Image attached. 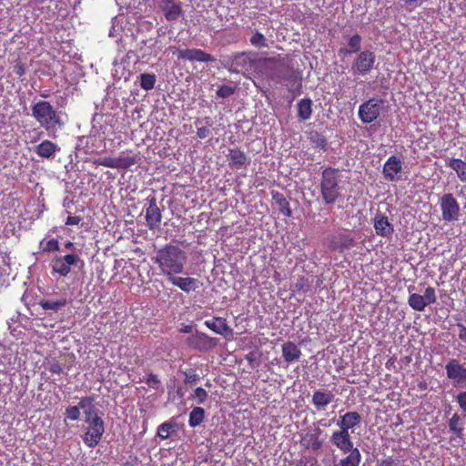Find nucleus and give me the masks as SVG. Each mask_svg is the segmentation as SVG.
Returning a JSON list of instances; mask_svg holds the SVG:
<instances>
[{"label":"nucleus","instance_id":"1","mask_svg":"<svg viewBox=\"0 0 466 466\" xmlns=\"http://www.w3.org/2000/svg\"><path fill=\"white\" fill-rule=\"evenodd\" d=\"M154 262L167 278L172 275H178L183 272L187 263L186 253L178 247L167 244L159 248Z\"/></svg>","mask_w":466,"mask_h":466},{"label":"nucleus","instance_id":"19","mask_svg":"<svg viewBox=\"0 0 466 466\" xmlns=\"http://www.w3.org/2000/svg\"><path fill=\"white\" fill-rule=\"evenodd\" d=\"M373 226L378 236L390 238L394 232L393 225L384 214L378 212L373 218Z\"/></svg>","mask_w":466,"mask_h":466},{"label":"nucleus","instance_id":"39","mask_svg":"<svg viewBox=\"0 0 466 466\" xmlns=\"http://www.w3.org/2000/svg\"><path fill=\"white\" fill-rule=\"evenodd\" d=\"M156 76L155 74L144 73L140 75V86L144 90H151L154 88L156 85Z\"/></svg>","mask_w":466,"mask_h":466},{"label":"nucleus","instance_id":"45","mask_svg":"<svg viewBox=\"0 0 466 466\" xmlns=\"http://www.w3.org/2000/svg\"><path fill=\"white\" fill-rule=\"evenodd\" d=\"M66 416L72 421L77 420L80 418V410L77 406H70L66 409Z\"/></svg>","mask_w":466,"mask_h":466},{"label":"nucleus","instance_id":"16","mask_svg":"<svg viewBox=\"0 0 466 466\" xmlns=\"http://www.w3.org/2000/svg\"><path fill=\"white\" fill-rule=\"evenodd\" d=\"M137 163V158L135 157H99L94 161L95 165L103 166L111 168H124L127 169L131 166Z\"/></svg>","mask_w":466,"mask_h":466},{"label":"nucleus","instance_id":"33","mask_svg":"<svg viewBox=\"0 0 466 466\" xmlns=\"http://www.w3.org/2000/svg\"><path fill=\"white\" fill-rule=\"evenodd\" d=\"M298 117L301 121L309 120L312 115V101L309 98H302L297 104Z\"/></svg>","mask_w":466,"mask_h":466},{"label":"nucleus","instance_id":"59","mask_svg":"<svg viewBox=\"0 0 466 466\" xmlns=\"http://www.w3.org/2000/svg\"><path fill=\"white\" fill-rule=\"evenodd\" d=\"M40 96H41L43 98H47V97L49 96V94H47V93H42Z\"/></svg>","mask_w":466,"mask_h":466},{"label":"nucleus","instance_id":"55","mask_svg":"<svg viewBox=\"0 0 466 466\" xmlns=\"http://www.w3.org/2000/svg\"><path fill=\"white\" fill-rule=\"evenodd\" d=\"M257 354L254 351H251L245 356V360L248 362L250 366H253L254 362L257 361Z\"/></svg>","mask_w":466,"mask_h":466},{"label":"nucleus","instance_id":"9","mask_svg":"<svg viewBox=\"0 0 466 466\" xmlns=\"http://www.w3.org/2000/svg\"><path fill=\"white\" fill-rule=\"evenodd\" d=\"M442 219L446 222L456 221L460 217V205L451 193H445L439 201Z\"/></svg>","mask_w":466,"mask_h":466},{"label":"nucleus","instance_id":"44","mask_svg":"<svg viewBox=\"0 0 466 466\" xmlns=\"http://www.w3.org/2000/svg\"><path fill=\"white\" fill-rule=\"evenodd\" d=\"M234 93H235V87L228 86V85H223V86H219L218 89L217 90V96L219 97H222V98L228 97L231 95H233Z\"/></svg>","mask_w":466,"mask_h":466},{"label":"nucleus","instance_id":"28","mask_svg":"<svg viewBox=\"0 0 466 466\" xmlns=\"http://www.w3.org/2000/svg\"><path fill=\"white\" fill-rule=\"evenodd\" d=\"M58 151H60V147L47 139L43 140L35 149V154L43 158H50Z\"/></svg>","mask_w":466,"mask_h":466},{"label":"nucleus","instance_id":"57","mask_svg":"<svg viewBox=\"0 0 466 466\" xmlns=\"http://www.w3.org/2000/svg\"><path fill=\"white\" fill-rule=\"evenodd\" d=\"M193 327L191 325H186L180 329V332L182 333H190L192 331Z\"/></svg>","mask_w":466,"mask_h":466},{"label":"nucleus","instance_id":"2","mask_svg":"<svg viewBox=\"0 0 466 466\" xmlns=\"http://www.w3.org/2000/svg\"><path fill=\"white\" fill-rule=\"evenodd\" d=\"M32 116L47 132L56 131L64 125L60 116L51 105L46 100H39L31 106Z\"/></svg>","mask_w":466,"mask_h":466},{"label":"nucleus","instance_id":"35","mask_svg":"<svg viewBox=\"0 0 466 466\" xmlns=\"http://www.w3.org/2000/svg\"><path fill=\"white\" fill-rule=\"evenodd\" d=\"M312 288V280H309L308 278L304 276L299 277L296 281L291 285V291L293 293L300 294V293H308L311 290Z\"/></svg>","mask_w":466,"mask_h":466},{"label":"nucleus","instance_id":"18","mask_svg":"<svg viewBox=\"0 0 466 466\" xmlns=\"http://www.w3.org/2000/svg\"><path fill=\"white\" fill-rule=\"evenodd\" d=\"M356 244V240L349 234L339 233L330 238L329 248L333 251L343 253L355 247Z\"/></svg>","mask_w":466,"mask_h":466},{"label":"nucleus","instance_id":"51","mask_svg":"<svg viewBox=\"0 0 466 466\" xmlns=\"http://www.w3.org/2000/svg\"><path fill=\"white\" fill-rule=\"evenodd\" d=\"M211 134L209 126L198 127L197 130L198 137L204 139Z\"/></svg>","mask_w":466,"mask_h":466},{"label":"nucleus","instance_id":"30","mask_svg":"<svg viewBox=\"0 0 466 466\" xmlns=\"http://www.w3.org/2000/svg\"><path fill=\"white\" fill-rule=\"evenodd\" d=\"M446 166L454 170L459 179L466 184V161L461 158L447 157Z\"/></svg>","mask_w":466,"mask_h":466},{"label":"nucleus","instance_id":"4","mask_svg":"<svg viewBox=\"0 0 466 466\" xmlns=\"http://www.w3.org/2000/svg\"><path fill=\"white\" fill-rule=\"evenodd\" d=\"M85 422L86 423L83 441L89 448L96 446L105 432V423L96 410L85 412Z\"/></svg>","mask_w":466,"mask_h":466},{"label":"nucleus","instance_id":"60","mask_svg":"<svg viewBox=\"0 0 466 466\" xmlns=\"http://www.w3.org/2000/svg\"><path fill=\"white\" fill-rule=\"evenodd\" d=\"M393 361H391V360H388V362L386 363V367L389 368L390 365H392Z\"/></svg>","mask_w":466,"mask_h":466},{"label":"nucleus","instance_id":"12","mask_svg":"<svg viewBox=\"0 0 466 466\" xmlns=\"http://www.w3.org/2000/svg\"><path fill=\"white\" fill-rule=\"evenodd\" d=\"M446 374L455 386L466 387V367L458 360H450L446 366Z\"/></svg>","mask_w":466,"mask_h":466},{"label":"nucleus","instance_id":"36","mask_svg":"<svg viewBox=\"0 0 466 466\" xmlns=\"http://www.w3.org/2000/svg\"><path fill=\"white\" fill-rule=\"evenodd\" d=\"M177 423L175 420H170L166 421L158 426L157 436L162 440H167L173 433L177 432Z\"/></svg>","mask_w":466,"mask_h":466},{"label":"nucleus","instance_id":"40","mask_svg":"<svg viewBox=\"0 0 466 466\" xmlns=\"http://www.w3.org/2000/svg\"><path fill=\"white\" fill-rule=\"evenodd\" d=\"M95 396H86L81 398L80 401L78 402L77 407H79V410H84V413L88 410H95L94 408V402H95Z\"/></svg>","mask_w":466,"mask_h":466},{"label":"nucleus","instance_id":"11","mask_svg":"<svg viewBox=\"0 0 466 466\" xmlns=\"http://www.w3.org/2000/svg\"><path fill=\"white\" fill-rule=\"evenodd\" d=\"M147 207L145 208V218L147 227L150 230H155L159 228L162 220V212L157 204L155 196L147 198Z\"/></svg>","mask_w":466,"mask_h":466},{"label":"nucleus","instance_id":"58","mask_svg":"<svg viewBox=\"0 0 466 466\" xmlns=\"http://www.w3.org/2000/svg\"><path fill=\"white\" fill-rule=\"evenodd\" d=\"M65 248L67 249L75 248V244L71 241H67L65 243Z\"/></svg>","mask_w":466,"mask_h":466},{"label":"nucleus","instance_id":"52","mask_svg":"<svg viewBox=\"0 0 466 466\" xmlns=\"http://www.w3.org/2000/svg\"><path fill=\"white\" fill-rule=\"evenodd\" d=\"M49 371L54 374H60L63 372V366L58 361H53L50 364Z\"/></svg>","mask_w":466,"mask_h":466},{"label":"nucleus","instance_id":"32","mask_svg":"<svg viewBox=\"0 0 466 466\" xmlns=\"http://www.w3.org/2000/svg\"><path fill=\"white\" fill-rule=\"evenodd\" d=\"M361 41L362 37L359 34L353 35L348 41V47H341L339 50V55L347 56L353 53H360L361 48Z\"/></svg>","mask_w":466,"mask_h":466},{"label":"nucleus","instance_id":"10","mask_svg":"<svg viewBox=\"0 0 466 466\" xmlns=\"http://www.w3.org/2000/svg\"><path fill=\"white\" fill-rule=\"evenodd\" d=\"M217 343V338L209 337L208 334L198 330L188 336L186 339L187 347L198 351H208L215 348Z\"/></svg>","mask_w":466,"mask_h":466},{"label":"nucleus","instance_id":"17","mask_svg":"<svg viewBox=\"0 0 466 466\" xmlns=\"http://www.w3.org/2000/svg\"><path fill=\"white\" fill-rule=\"evenodd\" d=\"M330 442L336 446L342 453H348V451L354 450V443L349 431L339 429L332 432Z\"/></svg>","mask_w":466,"mask_h":466},{"label":"nucleus","instance_id":"20","mask_svg":"<svg viewBox=\"0 0 466 466\" xmlns=\"http://www.w3.org/2000/svg\"><path fill=\"white\" fill-rule=\"evenodd\" d=\"M335 400V394L329 390H317L313 392L311 403L317 410H325Z\"/></svg>","mask_w":466,"mask_h":466},{"label":"nucleus","instance_id":"38","mask_svg":"<svg viewBox=\"0 0 466 466\" xmlns=\"http://www.w3.org/2000/svg\"><path fill=\"white\" fill-rule=\"evenodd\" d=\"M205 419V410L201 407H195L190 411L188 424L190 427L195 428L200 425Z\"/></svg>","mask_w":466,"mask_h":466},{"label":"nucleus","instance_id":"24","mask_svg":"<svg viewBox=\"0 0 466 466\" xmlns=\"http://www.w3.org/2000/svg\"><path fill=\"white\" fill-rule=\"evenodd\" d=\"M321 431L319 429H316L313 431L307 432L301 438V445L307 450L319 451L321 449L323 445V441L320 440Z\"/></svg>","mask_w":466,"mask_h":466},{"label":"nucleus","instance_id":"49","mask_svg":"<svg viewBox=\"0 0 466 466\" xmlns=\"http://www.w3.org/2000/svg\"><path fill=\"white\" fill-rule=\"evenodd\" d=\"M460 408L466 413V391L460 392L456 397Z\"/></svg>","mask_w":466,"mask_h":466},{"label":"nucleus","instance_id":"54","mask_svg":"<svg viewBox=\"0 0 466 466\" xmlns=\"http://www.w3.org/2000/svg\"><path fill=\"white\" fill-rule=\"evenodd\" d=\"M457 327L459 328L460 329V332H459V338L461 340L466 342V326H464L463 324L461 323H458L457 324Z\"/></svg>","mask_w":466,"mask_h":466},{"label":"nucleus","instance_id":"14","mask_svg":"<svg viewBox=\"0 0 466 466\" xmlns=\"http://www.w3.org/2000/svg\"><path fill=\"white\" fill-rule=\"evenodd\" d=\"M176 54L178 59H183L189 62L209 63L216 61V58L212 55L198 48L177 49Z\"/></svg>","mask_w":466,"mask_h":466},{"label":"nucleus","instance_id":"56","mask_svg":"<svg viewBox=\"0 0 466 466\" xmlns=\"http://www.w3.org/2000/svg\"><path fill=\"white\" fill-rule=\"evenodd\" d=\"M396 461L392 457H388L380 462V466H395Z\"/></svg>","mask_w":466,"mask_h":466},{"label":"nucleus","instance_id":"43","mask_svg":"<svg viewBox=\"0 0 466 466\" xmlns=\"http://www.w3.org/2000/svg\"><path fill=\"white\" fill-rule=\"evenodd\" d=\"M60 249L59 242L56 238H51L47 240L44 246H42V252L50 253L58 251Z\"/></svg>","mask_w":466,"mask_h":466},{"label":"nucleus","instance_id":"50","mask_svg":"<svg viewBox=\"0 0 466 466\" xmlns=\"http://www.w3.org/2000/svg\"><path fill=\"white\" fill-rule=\"evenodd\" d=\"M247 55L245 53L237 54L233 58V63L236 66H244L247 62Z\"/></svg>","mask_w":466,"mask_h":466},{"label":"nucleus","instance_id":"7","mask_svg":"<svg viewBox=\"0 0 466 466\" xmlns=\"http://www.w3.org/2000/svg\"><path fill=\"white\" fill-rule=\"evenodd\" d=\"M376 55L373 51H360L351 65V72L354 76H366L374 67Z\"/></svg>","mask_w":466,"mask_h":466},{"label":"nucleus","instance_id":"47","mask_svg":"<svg viewBox=\"0 0 466 466\" xmlns=\"http://www.w3.org/2000/svg\"><path fill=\"white\" fill-rule=\"evenodd\" d=\"M184 374L186 384L196 383L199 380L198 374L194 370H187L184 372Z\"/></svg>","mask_w":466,"mask_h":466},{"label":"nucleus","instance_id":"34","mask_svg":"<svg viewBox=\"0 0 466 466\" xmlns=\"http://www.w3.org/2000/svg\"><path fill=\"white\" fill-rule=\"evenodd\" d=\"M361 458L360 450L355 448L354 450L348 451V455L338 462L340 466H360Z\"/></svg>","mask_w":466,"mask_h":466},{"label":"nucleus","instance_id":"53","mask_svg":"<svg viewBox=\"0 0 466 466\" xmlns=\"http://www.w3.org/2000/svg\"><path fill=\"white\" fill-rule=\"evenodd\" d=\"M81 221V218L78 216H68L66 220V225L67 226H75L78 225Z\"/></svg>","mask_w":466,"mask_h":466},{"label":"nucleus","instance_id":"61","mask_svg":"<svg viewBox=\"0 0 466 466\" xmlns=\"http://www.w3.org/2000/svg\"><path fill=\"white\" fill-rule=\"evenodd\" d=\"M333 466H340V465L339 464V462H336L333 464Z\"/></svg>","mask_w":466,"mask_h":466},{"label":"nucleus","instance_id":"27","mask_svg":"<svg viewBox=\"0 0 466 466\" xmlns=\"http://www.w3.org/2000/svg\"><path fill=\"white\" fill-rule=\"evenodd\" d=\"M68 303H69V299L66 298V296L63 295V296H60L56 299H41L38 304L46 311H51L52 313H57L63 308L67 306Z\"/></svg>","mask_w":466,"mask_h":466},{"label":"nucleus","instance_id":"8","mask_svg":"<svg viewBox=\"0 0 466 466\" xmlns=\"http://www.w3.org/2000/svg\"><path fill=\"white\" fill-rule=\"evenodd\" d=\"M411 289H414V287H409L408 304L413 310L423 311L427 306L436 302L437 296L434 288L431 286L426 288L423 295L411 293Z\"/></svg>","mask_w":466,"mask_h":466},{"label":"nucleus","instance_id":"13","mask_svg":"<svg viewBox=\"0 0 466 466\" xmlns=\"http://www.w3.org/2000/svg\"><path fill=\"white\" fill-rule=\"evenodd\" d=\"M448 427L452 436L450 438V443L453 447H461L465 443L464 426L461 416L455 412L448 421Z\"/></svg>","mask_w":466,"mask_h":466},{"label":"nucleus","instance_id":"23","mask_svg":"<svg viewBox=\"0 0 466 466\" xmlns=\"http://www.w3.org/2000/svg\"><path fill=\"white\" fill-rule=\"evenodd\" d=\"M227 159L228 161V165L231 167L235 169H240L246 166L248 157L240 148L233 147L228 149Z\"/></svg>","mask_w":466,"mask_h":466},{"label":"nucleus","instance_id":"46","mask_svg":"<svg viewBox=\"0 0 466 466\" xmlns=\"http://www.w3.org/2000/svg\"><path fill=\"white\" fill-rule=\"evenodd\" d=\"M144 381L152 389L157 390L158 386L160 385V380L158 379L157 375L154 373H149L147 378L144 380Z\"/></svg>","mask_w":466,"mask_h":466},{"label":"nucleus","instance_id":"25","mask_svg":"<svg viewBox=\"0 0 466 466\" xmlns=\"http://www.w3.org/2000/svg\"><path fill=\"white\" fill-rule=\"evenodd\" d=\"M204 324L207 328L219 335L232 333V329L228 325L227 319L221 317H213L210 319L205 320Z\"/></svg>","mask_w":466,"mask_h":466},{"label":"nucleus","instance_id":"5","mask_svg":"<svg viewBox=\"0 0 466 466\" xmlns=\"http://www.w3.org/2000/svg\"><path fill=\"white\" fill-rule=\"evenodd\" d=\"M83 265V260L76 253L56 255L50 262L52 273L58 274L60 277H66L71 272L72 267H82Z\"/></svg>","mask_w":466,"mask_h":466},{"label":"nucleus","instance_id":"62","mask_svg":"<svg viewBox=\"0 0 466 466\" xmlns=\"http://www.w3.org/2000/svg\"><path fill=\"white\" fill-rule=\"evenodd\" d=\"M314 464H315V466H318L316 462Z\"/></svg>","mask_w":466,"mask_h":466},{"label":"nucleus","instance_id":"37","mask_svg":"<svg viewBox=\"0 0 466 466\" xmlns=\"http://www.w3.org/2000/svg\"><path fill=\"white\" fill-rule=\"evenodd\" d=\"M309 139L310 143L315 147L321 150H326L328 142L327 138L324 135L319 133V131L312 130L309 133Z\"/></svg>","mask_w":466,"mask_h":466},{"label":"nucleus","instance_id":"21","mask_svg":"<svg viewBox=\"0 0 466 466\" xmlns=\"http://www.w3.org/2000/svg\"><path fill=\"white\" fill-rule=\"evenodd\" d=\"M168 282L179 288L182 291L189 293L199 288V280L191 277H178L172 275L167 278Z\"/></svg>","mask_w":466,"mask_h":466},{"label":"nucleus","instance_id":"41","mask_svg":"<svg viewBox=\"0 0 466 466\" xmlns=\"http://www.w3.org/2000/svg\"><path fill=\"white\" fill-rule=\"evenodd\" d=\"M250 44L257 47V48H262V47H267L268 46V43H267V39L266 37L264 36L263 34L259 33V32H256L251 37H250Z\"/></svg>","mask_w":466,"mask_h":466},{"label":"nucleus","instance_id":"15","mask_svg":"<svg viewBox=\"0 0 466 466\" xmlns=\"http://www.w3.org/2000/svg\"><path fill=\"white\" fill-rule=\"evenodd\" d=\"M402 162L396 156H390L383 165L382 174L388 181L401 180Z\"/></svg>","mask_w":466,"mask_h":466},{"label":"nucleus","instance_id":"42","mask_svg":"<svg viewBox=\"0 0 466 466\" xmlns=\"http://www.w3.org/2000/svg\"><path fill=\"white\" fill-rule=\"evenodd\" d=\"M208 397L207 390L201 387L195 389L191 398L196 400L198 404H203Z\"/></svg>","mask_w":466,"mask_h":466},{"label":"nucleus","instance_id":"6","mask_svg":"<svg viewBox=\"0 0 466 466\" xmlns=\"http://www.w3.org/2000/svg\"><path fill=\"white\" fill-rule=\"evenodd\" d=\"M383 100L371 97L362 103L359 107L358 116L363 124H370L375 121L380 115Z\"/></svg>","mask_w":466,"mask_h":466},{"label":"nucleus","instance_id":"48","mask_svg":"<svg viewBox=\"0 0 466 466\" xmlns=\"http://www.w3.org/2000/svg\"><path fill=\"white\" fill-rule=\"evenodd\" d=\"M13 72L19 77L23 76L25 74V65L21 60H16L13 66Z\"/></svg>","mask_w":466,"mask_h":466},{"label":"nucleus","instance_id":"3","mask_svg":"<svg viewBox=\"0 0 466 466\" xmlns=\"http://www.w3.org/2000/svg\"><path fill=\"white\" fill-rule=\"evenodd\" d=\"M339 173V169L331 167L322 170L319 188L321 198L326 205L336 203L341 196Z\"/></svg>","mask_w":466,"mask_h":466},{"label":"nucleus","instance_id":"26","mask_svg":"<svg viewBox=\"0 0 466 466\" xmlns=\"http://www.w3.org/2000/svg\"><path fill=\"white\" fill-rule=\"evenodd\" d=\"M361 422V415L357 411H348L339 417L337 425L339 429L349 431L359 426Z\"/></svg>","mask_w":466,"mask_h":466},{"label":"nucleus","instance_id":"22","mask_svg":"<svg viewBox=\"0 0 466 466\" xmlns=\"http://www.w3.org/2000/svg\"><path fill=\"white\" fill-rule=\"evenodd\" d=\"M159 7L164 12L167 21L173 22L182 15V7L179 3L174 0H158Z\"/></svg>","mask_w":466,"mask_h":466},{"label":"nucleus","instance_id":"31","mask_svg":"<svg viewBox=\"0 0 466 466\" xmlns=\"http://www.w3.org/2000/svg\"><path fill=\"white\" fill-rule=\"evenodd\" d=\"M271 195L273 201L278 206L279 211L285 217H291L292 210L286 197L278 191H272Z\"/></svg>","mask_w":466,"mask_h":466},{"label":"nucleus","instance_id":"29","mask_svg":"<svg viewBox=\"0 0 466 466\" xmlns=\"http://www.w3.org/2000/svg\"><path fill=\"white\" fill-rule=\"evenodd\" d=\"M281 350L282 357L288 363L299 360L301 356L300 349L292 341L282 344Z\"/></svg>","mask_w":466,"mask_h":466}]
</instances>
